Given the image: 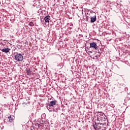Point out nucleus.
<instances>
[{"label":"nucleus","mask_w":130,"mask_h":130,"mask_svg":"<svg viewBox=\"0 0 130 130\" xmlns=\"http://www.w3.org/2000/svg\"><path fill=\"white\" fill-rule=\"evenodd\" d=\"M90 52L91 53H92V51H90Z\"/></svg>","instance_id":"16"},{"label":"nucleus","mask_w":130,"mask_h":130,"mask_svg":"<svg viewBox=\"0 0 130 130\" xmlns=\"http://www.w3.org/2000/svg\"><path fill=\"white\" fill-rule=\"evenodd\" d=\"M14 116L12 117L11 115H10L9 117H8V119H9L10 122H13V120H14Z\"/></svg>","instance_id":"9"},{"label":"nucleus","mask_w":130,"mask_h":130,"mask_svg":"<svg viewBox=\"0 0 130 130\" xmlns=\"http://www.w3.org/2000/svg\"><path fill=\"white\" fill-rule=\"evenodd\" d=\"M48 110L50 112H51V111H52V110H50L49 109H48Z\"/></svg>","instance_id":"14"},{"label":"nucleus","mask_w":130,"mask_h":130,"mask_svg":"<svg viewBox=\"0 0 130 130\" xmlns=\"http://www.w3.org/2000/svg\"><path fill=\"white\" fill-rule=\"evenodd\" d=\"M25 71L27 73L28 76H30L31 75V71H30V69H26Z\"/></svg>","instance_id":"10"},{"label":"nucleus","mask_w":130,"mask_h":130,"mask_svg":"<svg viewBox=\"0 0 130 130\" xmlns=\"http://www.w3.org/2000/svg\"><path fill=\"white\" fill-rule=\"evenodd\" d=\"M90 48H94L95 50H98V48L97 47V44L95 42H92L90 43Z\"/></svg>","instance_id":"4"},{"label":"nucleus","mask_w":130,"mask_h":130,"mask_svg":"<svg viewBox=\"0 0 130 130\" xmlns=\"http://www.w3.org/2000/svg\"><path fill=\"white\" fill-rule=\"evenodd\" d=\"M44 20L46 23H49V21H50V16L49 15L45 16L44 18Z\"/></svg>","instance_id":"8"},{"label":"nucleus","mask_w":130,"mask_h":130,"mask_svg":"<svg viewBox=\"0 0 130 130\" xmlns=\"http://www.w3.org/2000/svg\"><path fill=\"white\" fill-rule=\"evenodd\" d=\"M29 26H31V27H33V26H34V23H33V22L31 21L29 22Z\"/></svg>","instance_id":"11"},{"label":"nucleus","mask_w":130,"mask_h":130,"mask_svg":"<svg viewBox=\"0 0 130 130\" xmlns=\"http://www.w3.org/2000/svg\"><path fill=\"white\" fill-rule=\"evenodd\" d=\"M90 22L91 23H94V22H96V13H94L93 16L90 17Z\"/></svg>","instance_id":"6"},{"label":"nucleus","mask_w":130,"mask_h":130,"mask_svg":"<svg viewBox=\"0 0 130 130\" xmlns=\"http://www.w3.org/2000/svg\"><path fill=\"white\" fill-rule=\"evenodd\" d=\"M1 50L2 52H5V53H8V52H10V51L11 50L9 48H4L3 49H1Z\"/></svg>","instance_id":"7"},{"label":"nucleus","mask_w":130,"mask_h":130,"mask_svg":"<svg viewBox=\"0 0 130 130\" xmlns=\"http://www.w3.org/2000/svg\"><path fill=\"white\" fill-rule=\"evenodd\" d=\"M53 111H56V110L54 108H53Z\"/></svg>","instance_id":"13"},{"label":"nucleus","mask_w":130,"mask_h":130,"mask_svg":"<svg viewBox=\"0 0 130 130\" xmlns=\"http://www.w3.org/2000/svg\"><path fill=\"white\" fill-rule=\"evenodd\" d=\"M14 59L17 61H22L23 59H24V57H23L22 54L16 52L14 56Z\"/></svg>","instance_id":"1"},{"label":"nucleus","mask_w":130,"mask_h":130,"mask_svg":"<svg viewBox=\"0 0 130 130\" xmlns=\"http://www.w3.org/2000/svg\"><path fill=\"white\" fill-rule=\"evenodd\" d=\"M97 120L98 121H99V122H102V121H105V120H106L105 116H104L103 113H100L98 114Z\"/></svg>","instance_id":"2"},{"label":"nucleus","mask_w":130,"mask_h":130,"mask_svg":"<svg viewBox=\"0 0 130 130\" xmlns=\"http://www.w3.org/2000/svg\"><path fill=\"white\" fill-rule=\"evenodd\" d=\"M56 103H57V101L55 100L49 102V107H53L54 106L56 105Z\"/></svg>","instance_id":"5"},{"label":"nucleus","mask_w":130,"mask_h":130,"mask_svg":"<svg viewBox=\"0 0 130 130\" xmlns=\"http://www.w3.org/2000/svg\"><path fill=\"white\" fill-rule=\"evenodd\" d=\"M86 19L87 21H88V17H86Z\"/></svg>","instance_id":"15"},{"label":"nucleus","mask_w":130,"mask_h":130,"mask_svg":"<svg viewBox=\"0 0 130 130\" xmlns=\"http://www.w3.org/2000/svg\"><path fill=\"white\" fill-rule=\"evenodd\" d=\"M36 125H37L39 128L40 127V124H38V123H37V124H36Z\"/></svg>","instance_id":"12"},{"label":"nucleus","mask_w":130,"mask_h":130,"mask_svg":"<svg viewBox=\"0 0 130 130\" xmlns=\"http://www.w3.org/2000/svg\"><path fill=\"white\" fill-rule=\"evenodd\" d=\"M101 122H98L97 123H95V124L93 123V126L95 130H100L101 129Z\"/></svg>","instance_id":"3"}]
</instances>
